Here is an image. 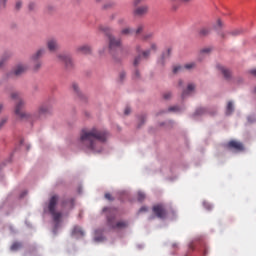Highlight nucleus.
Segmentation results:
<instances>
[{
    "mask_svg": "<svg viewBox=\"0 0 256 256\" xmlns=\"http://www.w3.org/2000/svg\"><path fill=\"white\" fill-rule=\"evenodd\" d=\"M109 139V132L97 127L82 129L80 132L79 146L83 151H92V153H101L103 151L102 143Z\"/></svg>",
    "mask_w": 256,
    "mask_h": 256,
    "instance_id": "1",
    "label": "nucleus"
},
{
    "mask_svg": "<svg viewBox=\"0 0 256 256\" xmlns=\"http://www.w3.org/2000/svg\"><path fill=\"white\" fill-rule=\"evenodd\" d=\"M11 99L18 101L15 105L14 113L21 121H29L30 123H33V121L41 119V115L49 113V106L47 105H41L36 114L21 111L23 107H25V101L21 99V94H19V92H12Z\"/></svg>",
    "mask_w": 256,
    "mask_h": 256,
    "instance_id": "2",
    "label": "nucleus"
},
{
    "mask_svg": "<svg viewBox=\"0 0 256 256\" xmlns=\"http://www.w3.org/2000/svg\"><path fill=\"white\" fill-rule=\"evenodd\" d=\"M109 211L110 215L107 216V225L111 229H127L129 227V222L127 220H120L118 222H115V210L111 208H104L103 212Z\"/></svg>",
    "mask_w": 256,
    "mask_h": 256,
    "instance_id": "3",
    "label": "nucleus"
},
{
    "mask_svg": "<svg viewBox=\"0 0 256 256\" xmlns=\"http://www.w3.org/2000/svg\"><path fill=\"white\" fill-rule=\"evenodd\" d=\"M136 52L141 53L139 54L133 62L134 67H137L143 59H148L151 56V53H156L157 52V44L152 43L150 45V48L147 50H142L141 45L136 46Z\"/></svg>",
    "mask_w": 256,
    "mask_h": 256,
    "instance_id": "4",
    "label": "nucleus"
},
{
    "mask_svg": "<svg viewBox=\"0 0 256 256\" xmlns=\"http://www.w3.org/2000/svg\"><path fill=\"white\" fill-rule=\"evenodd\" d=\"M58 201H59V196L53 195L50 198L49 204H48V211H49L50 215H52L55 223H59V221H61V217H62V214L60 212L55 211Z\"/></svg>",
    "mask_w": 256,
    "mask_h": 256,
    "instance_id": "5",
    "label": "nucleus"
},
{
    "mask_svg": "<svg viewBox=\"0 0 256 256\" xmlns=\"http://www.w3.org/2000/svg\"><path fill=\"white\" fill-rule=\"evenodd\" d=\"M152 211L158 219H166L167 218V208H165V205H163V204L154 205L152 208Z\"/></svg>",
    "mask_w": 256,
    "mask_h": 256,
    "instance_id": "6",
    "label": "nucleus"
},
{
    "mask_svg": "<svg viewBox=\"0 0 256 256\" xmlns=\"http://www.w3.org/2000/svg\"><path fill=\"white\" fill-rule=\"evenodd\" d=\"M57 59L65 65L66 69H73V59L69 54L60 53L57 55Z\"/></svg>",
    "mask_w": 256,
    "mask_h": 256,
    "instance_id": "7",
    "label": "nucleus"
},
{
    "mask_svg": "<svg viewBox=\"0 0 256 256\" xmlns=\"http://www.w3.org/2000/svg\"><path fill=\"white\" fill-rule=\"evenodd\" d=\"M108 39H109V50L115 51V49H119L121 47V40L115 38V36L108 34Z\"/></svg>",
    "mask_w": 256,
    "mask_h": 256,
    "instance_id": "8",
    "label": "nucleus"
},
{
    "mask_svg": "<svg viewBox=\"0 0 256 256\" xmlns=\"http://www.w3.org/2000/svg\"><path fill=\"white\" fill-rule=\"evenodd\" d=\"M46 45H47V49L51 53H55V51H59V42L55 38L48 39L46 42Z\"/></svg>",
    "mask_w": 256,
    "mask_h": 256,
    "instance_id": "9",
    "label": "nucleus"
},
{
    "mask_svg": "<svg viewBox=\"0 0 256 256\" xmlns=\"http://www.w3.org/2000/svg\"><path fill=\"white\" fill-rule=\"evenodd\" d=\"M149 13V6L148 5H143L140 7H137L134 10V15L136 17H143V15H147Z\"/></svg>",
    "mask_w": 256,
    "mask_h": 256,
    "instance_id": "10",
    "label": "nucleus"
},
{
    "mask_svg": "<svg viewBox=\"0 0 256 256\" xmlns=\"http://www.w3.org/2000/svg\"><path fill=\"white\" fill-rule=\"evenodd\" d=\"M29 67L25 64H18L13 69V74L16 75V77H19V75H23V73H26Z\"/></svg>",
    "mask_w": 256,
    "mask_h": 256,
    "instance_id": "11",
    "label": "nucleus"
},
{
    "mask_svg": "<svg viewBox=\"0 0 256 256\" xmlns=\"http://www.w3.org/2000/svg\"><path fill=\"white\" fill-rule=\"evenodd\" d=\"M227 147L228 149H234V151H243V149H245L243 143L235 140L228 142Z\"/></svg>",
    "mask_w": 256,
    "mask_h": 256,
    "instance_id": "12",
    "label": "nucleus"
},
{
    "mask_svg": "<svg viewBox=\"0 0 256 256\" xmlns=\"http://www.w3.org/2000/svg\"><path fill=\"white\" fill-rule=\"evenodd\" d=\"M76 51H77V53H81L82 55H91V53H92L91 46H89V45L78 46L76 48Z\"/></svg>",
    "mask_w": 256,
    "mask_h": 256,
    "instance_id": "13",
    "label": "nucleus"
},
{
    "mask_svg": "<svg viewBox=\"0 0 256 256\" xmlns=\"http://www.w3.org/2000/svg\"><path fill=\"white\" fill-rule=\"evenodd\" d=\"M195 91V84L190 83L188 84L186 90H183L182 92V99H185V97L191 95Z\"/></svg>",
    "mask_w": 256,
    "mask_h": 256,
    "instance_id": "14",
    "label": "nucleus"
},
{
    "mask_svg": "<svg viewBox=\"0 0 256 256\" xmlns=\"http://www.w3.org/2000/svg\"><path fill=\"white\" fill-rule=\"evenodd\" d=\"M28 13H37L39 5L35 1H30L27 5Z\"/></svg>",
    "mask_w": 256,
    "mask_h": 256,
    "instance_id": "15",
    "label": "nucleus"
},
{
    "mask_svg": "<svg viewBox=\"0 0 256 256\" xmlns=\"http://www.w3.org/2000/svg\"><path fill=\"white\" fill-rule=\"evenodd\" d=\"M44 55H45V48H40L37 52H35L31 56V61H39V59H41V57Z\"/></svg>",
    "mask_w": 256,
    "mask_h": 256,
    "instance_id": "16",
    "label": "nucleus"
},
{
    "mask_svg": "<svg viewBox=\"0 0 256 256\" xmlns=\"http://www.w3.org/2000/svg\"><path fill=\"white\" fill-rule=\"evenodd\" d=\"M219 71H221L222 75H224V77L226 79H231V71L223 66H218Z\"/></svg>",
    "mask_w": 256,
    "mask_h": 256,
    "instance_id": "17",
    "label": "nucleus"
},
{
    "mask_svg": "<svg viewBox=\"0 0 256 256\" xmlns=\"http://www.w3.org/2000/svg\"><path fill=\"white\" fill-rule=\"evenodd\" d=\"M72 234L75 235L76 237H83V235H85V232L81 227L75 226L73 228Z\"/></svg>",
    "mask_w": 256,
    "mask_h": 256,
    "instance_id": "18",
    "label": "nucleus"
},
{
    "mask_svg": "<svg viewBox=\"0 0 256 256\" xmlns=\"http://www.w3.org/2000/svg\"><path fill=\"white\" fill-rule=\"evenodd\" d=\"M44 11L48 15H51V13H55V11H57V8L53 4H48V5H46Z\"/></svg>",
    "mask_w": 256,
    "mask_h": 256,
    "instance_id": "19",
    "label": "nucleus"
},
{
    "mask_svg": "<svg viewBox=\"0 0 256 256\" xmlns=\"http://www.w3.org/2000/svg\"><path fill=\"white\" fill-rule=\"evenodd\" d=\"M183 67H184V70L186 69L187 71H191L192 69H195V67H197V63L189 62L185 64Z\"/></svg>",
    "mask_w": 256,
    "mask_h": 256,
    "instance_id": "20",
    "label": "nucleus"
},
{
    "mask_svg": "<svg viewBox=\"0 0 256 256\" xmlns=\"http://www.w3.org/2000/svg\"><path fill=\"white\" fill-rule=\"evenodd\" d=\"M235 109L233 108V102H228L227 107H226V115H231Z\"/></svg>",
    "mask_w": 256,
    "mask_h": 256,
    "instance_id": "21",
    "label": "nucleus"
},
{
    "mask_svg": "<svg viewBox=\"0 0 256 256\" xmlns=\"http://www.w3.org/2000/svg\"><path fill=\"white\" fill-rule=\"evenodd\" d=\"M209 33H211V30L209 28H201L199 30V35L201 37H206V35H209Z\"/></svg>",
    "mask_w": 256,
    "mask_h": 256,
    "instance_id": "22",
    "label": "nucleus"
},
{
    "mask_svg": "<svg viewBox=\"0 0 256 256\" xmlns=\"http://www.w3.org/2000/svg\"><path fill=\"white\" fill-rule=\"evenodd\" d=\"M23 245L20 242H14L11 246V251H19Z\"/></svg>",
    "mask_w": 256,
    "mask_h": 256,
    "instance_id": "23",
    "label": "nucleus"
},
{
    "mask_svg": "<svg viewBox=\"0 0 256 256\" xmlns=\"http://www.w3.org/2000/svg\"><path fill=\"white\" fill-rule=\"evenodd\" d=\"M133 33H134V30L129 27L124 28L121 31V35H133Z\"/></svg>",
    "mask_w": 256,
    "mask_h": 256,
    "instance_id": "24",
    "label": "nucleus"
},
{
    "mask_svg": "<svg viewBox=\"0 0 256 256\" xmlns=\"http://www.w3.org/2000/svg\"><path fill=\"white\" fill-rule=\"evenodd\" d=\"M181 71H184V66H181V65L173 66V73L174 74L181 73Z\"/></svg>",
    "mask_w": 256,
    "mask_h": 256,
    "instance_id": "25",
    "label": "nucleus"
},
{
    "mask_svg": "<svg viewBox=\"0 0 256 256\" xmlns=\"http://www.w3.org/2000/svg\"><path fill=\"white\" fill-rule=\"evenodd\" d=\"M205 113H209L207 108H198L195 112V115H205Z\"/></svg>",
    "mask_w": 256,
    "mask_h": 256,
    "instance_id": "26",
    "label": "nucleus"
},
{
    "mask_svg": "<svg viewBox=\"0 0 256 256\" xmlns=\"http://www.w3.org/2000/svg\"><path fill=\"white\" fill-rule=\"evenodd\" d=\"M143 29H145V27L143 25H139L137 27V29L133 32L136 36L137 35H141V33H143Z\"/></svg>",
    "mask_w": 256,
    "mask_h": 256,
    "instance_id": "27",
    "label": "nucleus"
},
{
    "mask_svg": "<svg viewBox=\"0 0 256 256\" xmlns=\"http://www.w3.org/2000/svg\"><path fill=\"white\" fill-rule=\"evenodd\" d=\"M72 89H73V91L76 92V95H81V93L79 91V85L77 83L72 84Z\"/></svg>",
    "mask_w": 256,
    "mask_h": 256,
    "instance_id": "28",
    "label": "nucleus"
},
{
    "mask_svg": "<svg viewBox=\"0 0 256 256\" xmlns=\"http://www.w3.org/2000/svg\"><path fill=\"white\" fill-rule=\"evenodd\" d=\"M167 57H171V48H168L167 51L162 54V59H167Z\"/></svg>",
    "mask_w": 256,
    "mask_h": 256,
    "instance_id": "29",
    "label": "nucleus"
},
{
    "mask_svg": "<svg viewBox=\"0 0 256 256\" xmlns=\"http://www.w3.org/2000/svg\"><path fill=\"white\" fill-rule=\"evenodd\" d=\"M21 7H23V1L21 0L16 1V4H15L16 11H19Z\"/></svg>",
    "mask_w": 256,
    "mask_h": 256,
    "instance_id": "30",
    "label": "nucleus"
},
{
    "mask_svg": "<svg viewBox=\"0 0 256 256\" xmlns=\"http://www.w3.org/2000/svg\"><path fill=\"white\" fill-rule=\"evenodd\" d=\"M227 35H231L232 37H237V35H241V32L239 30H234V31L228 32Z\"/></svg>",
    "mask_w": 256,
    "mask_h": 256,
    "instance_id": "31",
    "label": "nucleus"
},
{
    "mask_svg": "<svg viewBox=\"0 0 256 256\" xmlns=\"http://www.w3.org/2000/svg\"><path fill=\"white\" fill-rule=\"evenodd\" d=\"M8 119L7 118H2L0 120V129H3V126L7 124Z\"/></svg>",
    "mask_w": 256,
    "mask_h": 256,
    "instance_id": "32",
    "label": "nucleus"
},
{
    "mask_svg": "<svg viewBox=\"0 0 256 256\" xmlns=\"http://www.w3.org/2000/svg\"><path fill=\"white\" fill-rule=\"evenodd\" d=\"M168 111H174L175 113L181 111V109L179 108V106H172L168 109Z\"/></svg>",
    "mask_w": 256,
    "mask_h": 256,
    "instance_id": "33",
    "label": "nucleus"
},
{
    "mask_svg": "<svg viewBox=\"0 0 256 256\" xmlns=\"http://www.w3.org/2000/svg\"><path fill=\"white\" fill-rule=\"evenodd\" d=\"M141 3H145V0H134L133 1L134 7L141 5Z\"/></svg>",
    "mask_w": 256,
    "mask_h": 256,
    "instance_id": "34",
    "label": "nucleus"
},
{
    "mask_svg": "<svg viewBox=\"0 0 256 256\" xmlns=\"http://www.w3.org/2000/svg\"><path fill=\"white\" fill-rule=\"evenodd\" d=\"M41 65V62H36L33 67L34 71H39V69H41Z\"/></svg>",
    "mask_w": 256,
    "mask_h": 256,
    "instance_id": "35",
    "label": "nucleus"
},
{
    "mask_svg": "<svg viewBox=\"0 0 256 256\" xmlns=\"http://www.w3.org/2000/svg\"><path fill=\"white\" fill-rule=\"evenodd\" d=\"M145 200V194L143 192H138V201H144Z\"/></svg>",
    "mask_w": 256,
    "mask_h": 256,
    "instance_id": "36",
    "label": "nucleus"
},
{
    "mask_svg": "<svg viewBox=\"0 0 256 256\" xmlns=\"http://www.w3.org/2000/svg\"><path fill=\"white\" fill-rule=\"evenodd\" d=\"M205 53H211V48H203L200 50V54L203 55Z\"/></svg>",
    "mask_w": 256,
    "mask_h": 256,
    "instance_id": "37",
    "label": "nucleus"
},
{
    "mask_svg": "<svg viewBox=\"0 0 256 256\" xmlns=\"http://www.w3.org/2000/svg\"><path fill=\"white\" fill-rule=\"evenodd\" d=\"M220 27H223V22L221 20H218L215 29H219Z\"/></svg>",
    "mask_w": 256,
    "mask_h": 256,
    "instance_id": "38",
    "label": "nucleus"
},
{
    "mask_svg": "<svg viewBox=\"0 0 256 256\" xmlns=\"http://www.w3.org/2000/svg\"><path fill=\"white\" fill-rule=\"evenodd\" d=\"M7 3V0H0V9H3Z\"/></svg>",
    "mask_w": 256,
    "mask_h": 256,
    "instance_id": "39",
    "label": "nucleus"
},
{
    "mask_svg": "<svg viewBox=\"0 0 256 256\" xmlns=\"http://www.w3.org/2000/svg\"><path fill=\"white\" fill-rule=\"evenodd\" d=\"M105 199H107L108 201H113V197L111 196L110 193L105 194Z\"/></svg>",
    "mask_w": 256,
    "mask_h": 256,
    "instance_id": "40",
    "label": "nucleus"
},
{
    "mask_svg": "<svg viewBox=\"0 0 256 256\" xmlns=\"http://www.w3.org/2000/svg\"><path fill=\"white\" fill-rule=\"evenodd\" d=\"M164 99H171V92H166L164 95H163Z\"/></svg>",
    "mask_w": 256,
    "mask_h": 256,
    "instance_id": "41",
    "label": "nucleus"
},
{
    "mask_svg": "<svg viewBox=\"0 0 256 256\" xmlns=\"http://www.w3.org/2000/svg\"><path fill=\"white\" fill-rule=\"evenodd\" d=\"M131 113V108L130 107H126L125 110H124V114L125 115H130Z\"/></svg>",
    "mask_w": 256,
    "mask_h": 256,
    "instance_id": "42",
    "label": "nucleus"
},
{
    "mask_svg": "<svg viewBox=\"0 0 256 256\" xmlns=\"http://www.w3.org/2000/svg\"><path fill=\"white\" fill-rule=\"evenodd\" d=\"M249 73H250V75H253V77H256V68L251 69V70L249 71Z\"/></svg>",
    "mask_w": 256,
    "mask_h": 256,
    "instance_id": "43",
    "label": "nucleus"
},
{
    "mask_svg": "<svg viewBox=\"0 0 256 256\" xmlns=\"http://www.w3.org/2000/svg\"><path fill=\"white\" fill-rule=\"evenodd\" d=\"M153 37V34H147L144 36V39H151Z\"/></svg>",
    "mask_w": 256,
    "mask_h": 256,
    "instance_id": "44",
    "label": "nucleus"
},
{
    "mask_svg": "<svg viewBox=\"0 0 256 256\" xmlns=\"http://www.w3.org/2000/svg\"><path fill=\"white\" fill-rule=\"evenodd\" d=\"M120 79H121V81H123V79H125V73H124V72H122V73L120 74Z\"/></svg>",
    "mask_w": 256,
    "mask_h": 256,
    "instance_id": "45",
    "label": "nucleus"
},
{
    "mask_svg": "<svg viewBox=\"0 0 256 256\" xmlns=\"http://www.w3.org/2000/svg\"><path fill=\"white\" fill-rule=\"evenodd\" d=\"M145 211H147V207H142V208H140V213H143V212H145Z\"/></svg>",
    "mask_w": 256,
    "mask_h": 256,
    "instance_id": "46",
    "label": "nucleus"
},
{
    "mask_svg": "<svg viewBox=\"0 0 256 256\" xmlns=\"http://www.w3.org/2000/svg\"><path fill=\"white\" fill-rule=\"evenodd\" d=\"M113 5H114V3H111L109 5H105L104 7H105V9H109V7H113Z\"/></svg>",
    "mask_w": 256,
    "mask_h": 256,
    "instance_id": "47",
    "label": "nucleus"
},
{
    "mask_svg": "<svg viewBox=\"0 0 256 256\" xmlns=\"http://www.w3.org/2000/svg\"><path fill=\"white\" fill-rule=\"evenodd\" d=\"M135 77H136V78H139V72H138V70L135 71Z\"/></svg>",
    "mask_w": 256,
    "mask_h": 256,
    "instance_id": "48",
    "label": "nucleus"
},
{
    "mask_svg": "<svg viewBox=\"0 0 256 256\" xmlns=\"http://www.w3.org/2000/svg\"><path fill=\"white\" fill-rule=\"evenodd\" d=\"M178 85L181 87L183 85V80H179Z\"/></svg>",
    "mask_w": 256,
    "mask_h": 256,
    "instance_id": "49",
    "label": "nucleus"
},
{
    "mask_svg": "<svg viewBox=\"0 0 256 256\" xmlns=\"http://www.w3.org/2000/svg\"><path fill=\"white\" fill-rule=\"evenodd\" d=\"M3 111V104H0V113Z\"/></svg>",
    "mask_w": 256,
    "mask_h": 256,
    "instance_id": "50",
    "label": "nucleus"
},
{
    "mask_svg": "<svg viewBox=\"0 0 256 256\" xmlns=\"http://www.w3.org/2000/svg\"><path fill=\"white\" fill-rule=\"evenodd\" d=\"M142 123H145V118H142Z\"/></svg>",
    "mask_w": 256,
    "mask_h": 256,
    "instance_id": "51",
    "label": "nucleus"
},
{
    "mask_svg": "<svg viewBox=\"0 0 256 256\" xmlns=\"http://www.w3.org/2000/svg\"><path fill=\"white\" fill-rule=\"evenodd\" d=\"M223 39H225V35H222Z\"/></svg>",
    "mask_w": 256,
    "mask_h": 256,
    "instance_id": "52",
    "label": "nucleus"
},
{
    "mask_svg": "<svg viewBox=\"0 0 256 256\" xmlns=\"http://www.w3.org/2000/svg\"><path fill=\"white\" fill-rule=\"evenodd\" d=\"M103 31H107V29H103Z\"/></svg>",
    "mask_w": 256,
    "mask_h": 256,
    "instance_id": "53",
    "label": "nucleus"
}]
</instances>
